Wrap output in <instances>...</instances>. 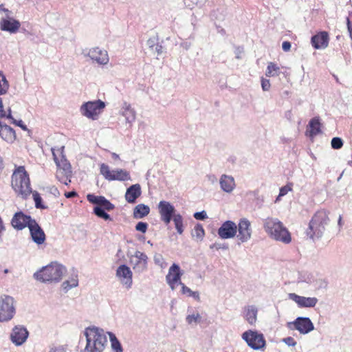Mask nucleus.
<instances>
[{
  "mask_svg": "<svg viewBox=\"0 0 352 352\" xmlns=\"http://www.w3.org/2000/svg\"><path fill=\"white\" fill-rule=\"evenodd\" d=\"M31 193L32 194L33 199L35 203V207L36 208H39V209L47 208V206H45L44 204H43L42 198H41L40 194L37 191L32 190Z\"/></svg>",
  "mask_w": 352,
  "mask_h": 352,
  "instance_id": "37998d69",
  "label": "nucleus"
},
{
  "mask_svg": "<svg viewBox=\"0 0 352 352\" xmlns=\"http://www.w3.org/2000/svg\"><path fill=\"white\" fill-rule=\"evenodd\" d=\"M150 212V208L143 204L137 205L133 209V217L135 219H142Z\"/></svg>",
  "mask_w": 352,
  "mask_h": 352,
  "instance_id": "473e14b6",
  "label": "nucleus"
},
{
  "mask_svg": "<svg viewBox=\"0 0 352 352\" xmlns=\"http://www.w3.org/2000/svg\"><path fill=\"white\" fill-rule=\"evenodd\" d=\"M160 219L166 225L170 223L175 213V207L168 201H160L157 206Z\"/></svg>",
  "mask_w": 352,
  "mask_h": 352,
  "instance_id": "dca6fc26",
  "label": "nucleus"
},
{
  "mask_svg": "<svg viewBox=\"0 0 352 352\" xmlns=\"http://www.w3.org/2000/svg\"><path fill=\"white\" fill-rule=\"evenodd\" d=\"M193 217L197 220H204L208 217L207 214L204 210L195 212Z\"/></svg>",
  "mask_w": 352,
  "mask_h": 352,
  "instance_id": "3c124183",
  "label": "nucleus"
},
{
  "mask_svg": "<svg viewBox=\"0 0 352 352\" xmlns=\"http://www.w3.org/2000/svg\"><path fill=\"white\" fill-rule=\"evenodd\" d=\"M271 84L270 80L262 78H261V87L264 91H269L270 89Z\"/></svg>",
  "mask_w": 352,
  "mask_h": 352,
  "instance_id": "8fccbe9b",
  "label": "nucleus"
},
{
  "mask_svg": "<svg viewBox=\"0 0 352 352\" xmlns=\"http://www.w3.org/2000/svg\"><path fill=\"white\" fill-rule=\"evenodd\" d=\"M201 316L199 312H193L187 315L186 321L188 324H197L201 322Z\"/></svg>",
  "mask_w": 352,
  "mask_h": 352,
  "instance_id": "79ce46f5",
  "label": "nucleus"
},
{
  "mask_svg": "<svg viewBox=\"0 0 352 352\" xmlns=\"http://www.w3.org/2000/svg\"><path fill=\"white\" fill-rule=\"evenodd\" d=\"M219 185L221 189L227 193L232 192L235 187V180L234 177L231 175H228L226 174H223L219 179Z\"/></svg>",
  "mask_w": 352,
  "mask_h": 352,
  "instance_id": "bb28decb",
  "label": "nucleus"
},
{
  "mask_svg": "<svg viewBox=\"0 0 352 352\" xmlns=\"http://www.w3.org/2000/svg\"><path fill=\"white\" fill-rule=\"evenodd\" d=\"M172 219L174 222L175 227V229H176L177 233L179 234H182L184 232V224H183L182 216L180 214L177 213V214H175Z\"/></svg>",
  "mask_w": 352,
  "mask_h": 352,
  "instance_id": "58836bf2",
  "label": "nucleus"
},
{
  "mask_svg": "<svg viewBox=\"0 0 352 352\" xmlns=\"http://www.w3.org/2000/svg\"><path fill=\"white\" fill-rule=\"evenodd\" d=\"M64 146L58 148H52V153L54 160L58 166L57 170H64L69 173L71 170V165L63 155Z\"/></svg>",
  "mask_w": 352,
  "mask_h": 352,
  "instance_id": "412c9836",
  "label": "nucleus"
},
{
  "mask_svg": "<svg viewBox=\"0 0 352 352\" xmlns=\"http://www.w3.org/2000/svg\"><path fill=\"white\" fill-rule=\"evenodd\" d=\"M283 342L289 346H294L296 345V342L292 337H287L284 338Z\"/></svg>",
  "mask_w": 352,
  "mask_h": 352,
  "instance_id": "603ef678",
  "label": "nucleus"
},
{
  "mask_svg": "<svg viewBox=\"0 0 352 352\" xmlns=\"http://www.w3.org/2000/svg\"><path fill=\"white\" fill-rule=\"evenodd\" d=\"M6 116V111L3 109V100L0 98V118H4Z\"/></svg>",
  "mask_w": 352,
  "mask_h": 352,
  "instance_id": "6e6d98bb",
  "label": "nucleus"
},
{
  "mask_svg": "<svg viewBox=\"0 0 352 352\" xmlns=\"http://www.w3.org/2000/svg\"><path fill=\"white\" fill-rule=\"evenodd\" d=\"M242 52H243V48L238 47V48L236 49V57L237 58H241V56H240L239 54H241V53H242Z\"/></svg>",
  "mask_w": 352,
  "mask_h": 352,
  "instance_id": "0e129e2a",
  "label": "nucleus"
},
{
  "mask_svg": "<svg viewBox=\"0 0 352 352\" xmlns=\"http://www.w3.org/2000/svg\"><path fill=\"white\" fill-rule=\"evenodd\" d=\"M329 43L328 34L321 32L311 37V44L315 49H324Z\"/></svg>",
  "mask_w": 352,
  "mask_h": 352,
  "instance_id": "cd10ccee",
  "label": "nucleus"
},
{
  "mask_svg": "<svg viewBox=\"0 0 352 352\" xmlns=\"http://www.w3.org/2000/svg\"><path fill=\"white\" fill-rule=\"evenodd\" d=\"M100 173L105 179L109 182L116 180L120 182L131 180L130 173L126 170L122 168L111 170L109 166L104 163L100 165Z\"/></svg>",
  "mask_w": 352,
  "mask_h": 352,
  "instance_id": "6e6552de",
  "label": "nucleus"
},
{
  "mask_svg": "<svg viewBox=\"0 0 352 352\" xmlns=\"http://www.w3.org/2000/svg\"><path fill=\"white\" fill-rule=\"evenodd\" d=\"M331 147L333 149H340L343 146V141L340 138H333L331 142Z\"/></svg>",
  "mask_w": 352,
  "mask_h": 352,
  "instance_id": "de8ad7c7",
  "label": "nucleus"
},
{
  "mask_svg": "<svg viewBox=\"0 0 352 352\" xmlns=\"http://www.w3.org/2000/svg\"><path fill=\"white\" fill-rule=\"evenodd\" d=\"M127 256L135 273L141 274L147 270L148 258L145 253L136 250L133 254H127Z\"/></svg>",
  "mask_w": 352,
  "mask_h": 352,
  "instance_id": "f8f14e48",
  "label": "nucleus"
},
{
  "mask_svg": "<svg viewBox=\"0 0 352 352\" xmlns=\"http://www.w3.org/2000/svg\"><path fill=\"white\" fill-rule=\"evenodd\" d=\"M12 186L19 195L26 198L32 192L30 178L24 166L17 167L12 175Z\"/></svg>",
  "mask_w": 352,
  "mask_h": 352,
  "instance_id": "20e7f679",
  "label": "nucleus"
},
{
  "mask_svg": "<svg viewBox=\"0 0 352 352\" xmlns=\"http://www.w3.org/2000/svg\"><path fill=\"white\" fill-rule=\"evenodd\" d=\"M76 195H77V193L75 191H70V192H67L65 193V196L68 199L73 198V197H76Z\"/></svg>",
  "mask_w": 352,
  "mask_h": 352,
  "instance_id": "bf43d9fd",
  "label": "nucleus"
},
{
  "mask_svg": "<svg viewBox=\"0 0 352 352\" xmlns=\"http://www.w3.org/2000/svg\"><path fill=\"white\" fill-rule=\"evenodd\" d=\"M52 192L53 194H54V195H56V193L59 194V191H58V190L57 189V188H55V187H53V188H52Z\"/></svg>",
  "mask_w": 352,
  "mask_h": 352,
  "instance_id": "338daca9",
  "label": "nucleus"
},
{
  "mask_svg": "<svg viewBox=\"0 0 352 352\" xmlns=\"http://www.w3.org/2000/svg\"><path fill=\"white\" fill-rule=\"evenodd\" d=\"M34 221L35 219H32L30 216L26 215L23 212L19 211L14 214L11 220V224L14 228L21 230L25 227L29 228L31 222Z\"/></svg>",
  "mask_w": 352,
  "mask_h": 352,
  "instance_id": "5701e85b",
  "label": "nucleus"
},
{
  "mask_svg": "<svg viewBox=\"0 0 352 352\" xmlns=\"http://www.w3.org/2000/svg\"><path fill=\"white\" fill-rule=\"evenodd\" d=\"M0 136L8 143L13 142L16 139L14 130L6 124H3L0 130Z\"/></svg>",
  "mask_w": 352,
  "mask_h": 352,
  "instance_id": "c756f323",
  "label": "nucleus"
},
{
  "mask_svg": "<svg viewBox=\"0 0 352 352\" xmlns=\"http://www.w3.org/2000/svg\"><path fill=\"white\" fill-rule=\"evenodd\" d=\"M257 308L254 305H250L245 308L244 317L248 323L253 324L257 319Z\"/></svg>",
  "mask_w": 352,
  "mask_h": 352,
  "instance_id": "7c9ffc66",
  "label": "nucleus"
},
{
  "mask_svg": "<svg viewBox=\"0 0 352 352\" xmlns=\"http://www.w3.org/2000/svg\"><path fill=\"white\" fill-rule=\"evenodd\" d=\"M283 50L285 52H288L291 49V43L289 41H284L282 44Z\"/></svg>",
  "mask_w": 352,
  "mask_h": 352,
  "instance_id": "4d7b16f0",
  "label": "nucleus"
},
{
  "mask_svg": "<svg viewBox=\"0 0 352 352\" xmlns=\"http://www.w3.org/2000/svg\"><path fill=\"white\" fill-rule=\"evenodd\" d=\"M190 44L189 43H184L182 44V46L185 48L186 50H188L189 47H190Z\"/></svg>",
  "mask_w": 352,
  "mask_h": 352,
  "instance_id": "69168bd1",
  "label": "nucleus"
},
{
  "mask_svg": "<svg viewBox=\"0 0 352 352\" xmlns=\"http://www.w3.org/2000/svg\"><path fill=\"white\" fill-rule=\"evenodd\" d=\"M141 186L139 184L131 185L126 189L124 197L129 204H133L136 199L141 195Z\"/></svg>",
  "mask_w": 352,
  "mask_h": 352,
  "instance_id": "c85d7f7f",
  "label": "nucleus"
},
{
  "mask_svg": "<svg viewBox=\"0 0 352 352\" xmlns=\"http://www.w3.org/2000/svg\"><path fill=\"white\" fill-rule=\"evenodd\" d=\"M5 118L10 120L11 122L14 119L12 116V111L10 108H8V112H6V116Z\"/></svg>",
  "mask_w": 352,
  "mask_h": 352,
  "instance_id": "052dcab7",
  "label": "nucleus"
},
{
  "mask_svg": "<svg viewBox=\"0 0 352 352\" xmlns=\"http://www.w3.org/2000/svg\"><path fill=\"white\" fill-rule=\"evenodd\" d=\"M116 276L126 289L131 288L133 273L129 267L126 265H120L116 270Z\"/></svg>",
  "mask_w": 352,
  "mask_h": 352,
  "instance_id": "aec40b11",
  "label": "nucleus"
},
{
  "mask_svg": "<svg viewBox=\"0 0 352 352\" xmlns=\"http://www.w3.org/2000/svg\"><path fill=\"white\" fill-rule=\"evenodd\" d=\"M15 313L14 298L8 295L1 296L0 297V322L11 320Z\"/></svg>",
  "mask_w": 352,
  "mask_h": 352,
  "instance_id": "1a4fd4ad",
  "label": "nucleus"
},
{
  "mask_svg": "<svg viewBox=\"0 0 352 352\" xmlns=\"http://www.w3.org/2000/svg\"><path fill=\"white\" fill-rule=\"evenodd\" d=\"M0 12H4L5 16L0 20V29L2 31L8 32L11 34L16 33L20 28L21 23L18 20L12 16V12L0 6Z\"/></svg>",
  "mask_w": 352,
  "mask_h": 352,
  "instance_id": "9b49d317",
  "label": "nucleus"
},
{
  "mask_svg": "<svg viewBox=\"0 0 352 352\" xmlns=\"http://www.w3.org/2000/svg\"><path fill=\"white\" fill-rule=\"evenodd\" d=\"M179 285L182 287V293L190 296L192 291L189 287L186 286L183 283H182V284Z\"/></svg>",
  "mask_w": 352,
  "mask_h": 352,
  "instance_id": "864d4df0",
  "label": "nucleus"
},
{
  "mask_svg": "<svg viewBox=\"0 0 352 352\" xmlns=\"http://www.w3.org/2000/svg\"><path fill=\"white\" fill-rule=\"evenodd\" d=\"M9 87L10 85L6 76L0 71V96L6 94Z\"/></svg>",
  "mask_w": 352,
  "mask_h": 352,
  "instance_id": "4c0bfd02",
  "label": "nucleus"
},
{
  "mask_svg": "<svg viewBox=\"0 0 352 352\" xmlns=\"http://www.w3.org/2000/svg\"><path fill=\"white\" fill-rule=\"evenodd\" d=\"M148 228V223L145 222H138L135 226V230L137 231L145 233Z\"/></svg>",
  "mask_w": 352,
  "mask_h": 352,
  "instance_id": "09e8293b",
  "label": "nucleus"
},
{
  "mask_svg": "<svg viewBox=\"0 0 352 352\" xmlns=\"http://www.w3.org/2000/svg\"><path fill=\"white\" fill-rule=\"evenodd\" d=\"M219 236L222 239H232L236 235L237 226L232 221H226L217 230Z\"/></svg>",
  "mask_w": 352,
  "mask_h": 352,
  "instance_id": "6ab92c4d",
  "label": "nucleus"
},
{
  "mask_svg": "<svg viewBox=\"0 0 352 352\" xmlns=\"http://www.w3.org/2000/svg\"><path fill=\"white\" fill-rule=\"evenodd\" d=\"M290 330H296L300 334H308L314 329V325L308 317H298L294 321L287 323Z\"/></svg>",
  "mask_w": 352,
  "mask_h": 352,
  "instance_id": "4468645a",
  "label": "nucleus"
},
{
  "mask_svg": "<svg viewBox=\"0 0 352 352\" xmlns=\"http://www.w3.org/2000/svg\"><path fill=\"white\" fill-rule=\"evenodd\" d=\"M29 230L32 241L37 245H42L46 239L45 234L41 227L36 221H32Z\"/></svg>",
  "mask_w": 352,
  "mask_h": 352,
  "instance_id": "393cba45",
  "label": "nucleus"
},
{
  "mask_svg": "<svg viewBox=\"0 0 352 352\" xmlns=\"http://www.w3.org/2000/svg\"><path fill=\"white\" fill-rule=\"evenodd\" d=\"M290 300L294 301L300 308H312L318 303V298L316 297H305L299 296L294 293L289 294Z\"/></svg>",
  "mask_w": 352,
  "mask_h": 352,
  "instance_id": "b1692460",
  "label": "nucleus"
},
{
  "mask_svg": "<svg viewBox=\"0 0 352 352\" xmlns=\"http://www.w3.org/2000/svg\"><path fill=\"white\" fill-rule=\"evenodd\" d=\"M112 157L115 160L119 159V155L118 154L115 153H112Z\"/></svg>",
  "mask_w": 352,
  "mask_h": 352,
  "instance_id": "774afa93",
  "label": "nucleus"
},
{
  "mask_svg": "<svg viewBox=\"0 0 352 352\" xmlns=\"http://www.w3.org/2000/svg\"><path fill=\"white\" fill-rule=\"evenodd\" d=\"M241 338L254 350L261 349L265 345L263 335L257 331L248 330L242 333Z\"/></svg>",
  "mask_w": 352,
  "mask_h": 352,
  "instance_id": "ddd939ff",
  "label": "nucleus"
},
{
  "mask_svg": "<svg viewBox=\"0 0 352 352\" xmlns=\"http://www.w3.org/2000/svg\"><path fill=\"white\" fill-rule=\"evenodd\" d=\"M346 23H347V28H348V31L349 32L350 37L352 39V28H351L349 18H348V17L346 18Z\"/></svg>",
  "mask_w": 352,
  "mask_h": 352,
  "instance_id": "13d9d810",
  "label": "nucleus"
},
{
  "mask_svg": "<svg viewBox=\"0 0 352 352\" xmlns=\"http://www.w3.org/2000/svg\"><path fill=\"white\" fill-rule=\"evenodd\" d=\"M182 275L183 272L177 264L173 263L170 267L166 276V280L172 290H175L177 285L182 284L181 277Z\"/></svg>",
  "mask_w": 352,
  "mask_h": 352,
  "instance_id": "f3484780",
  "label": "nucleus"
},
{
  "mask_svg": "<svg viewBox=\"0 0 352 352\" xmlns=\"http://www.w3.org/2000/svg\"><path fill=\"white\" fill-rule=\"evenodd\" d=\"M87 200L96 206L94 208V213L98 217L106 221H112V218L107 211H111L115 208L114 204L111 203L103 196H97L94 194L87 195Z\"/></svg>",
  "mask_w": 352,
  "mask_h": 352,
  "instance_id": "423d86ee",
  "label": "nucleus"
},
{
  "mask_svg": "<svg viewBox=\"0 0 352 352\" xmlns=\"http://www.w3.org/2000/svg\"><path fill=\"white\" fill-rule=\"evenodd\" d=\"M329 221V214L326 210L317 211L309 223L306 230L307 236L312 241L321 239Z\"/></svg>",
  "mask_w": 352,
  "mask_h": 352,
  "instance_id": "7ed1b4c3",
  "label": "nucleus"
},
{
  "mask_svg": "<svg viewBox=\"0 0 352 352\" xmlns=\"http://www.w3.org/2000/svg\"><path fill=\"white\" fill-rule=\"evenodd\" d=\"M82 54L85 57L89 58L93 63L99 65H105L109 61L107 51L99 47L85 48Z\"/></svg>",
  "mask_w": 352,
  "mask_h": 352,
  "instance_id": "9d476101",
  "label": "nucleus"
},
{
  "mask_svg": "<svg viewBox=\"0 0 352 352\" xmlns=\"http://www.w3.org/2000/svg\"><path fill=\"white\" fill-rule=\"evenodd\" d=\"M153 261L155 265L160 266L162 269L167 266V263L161 254H155L153 257Z\"/></svg>",
  "mask_w": 352,
  "mask_h": 352,
  "instance_id": "a18cd8bd",
  "label": "nucleus"
},
{
  "mask_svg": "<svg viewBox=\"0 0 352 352\" xmlns=\"http://www.w3.org/2000/svg\"><path fill=\"white\" fill-rule=\"evenodd\" d=\"M263 225L265 232L271 239L285 244L292 241L290 232L278 219L267 217L263 220Z\"/></svg>",
  "mask_w": 352,
  "mask_h": 352,
  "instance_id": "f03ea898",
  "label": "nucleus"
},
{
  "mask_svg": "<svg viewBox=\"0 0 352 352\" xmlns=\"http://www.w3.org/2000/svg\"><path fill=\"white\" fill-rule=\"evenodd\" d=\"M279 67L276 64L271 62L267 65L265 75L268 77L277 76L279 74Z\"/></svg>",
  "mask_w": 352,
  "mask_h": 352,
  "instance_id": "a19ab883",
  "label": "nucleus"
},
{
  "mask_svg": "<svg viewBox=\"0 0 352 352\" xmlns=\"http://www.w3.org/2000/svg\"><path fill=\"white\" fill-rule=\"evenodd\" d=\"M56 176L60 182L68 185L71 182L72 171L67 173V170H57Z\"/></svg>",
  "mask_w": 352,
  "mask_h": 352,
  "instance_id": "f704fd0d",
  "label": "nucleus"
},
{
  "mask_svg": "<svg viewBox=\"0 0 352 352\" xmlns=\"http://www.w3.org/2000/svg\"><path fill=\"white\" fill-rule=\"evenodd\" d=\"M11 123L14 124L15 125H16V126H18L21 127V128L23 130H24V131H26V130L28 129H27L26 125H25V124H23V122L21 120H16L14 119V120L11 122Z\"/></svg>",
  "mask_w": 352,
  "mask_h": 352,
  "instance_id": "5fc2aeb1",
  "label": "nucleus"
},
{
  "mask_svg": "<svg viewBox=\"0 0 352 352\" xmlns=\"http://www.w3.org/2000/svg\"><path fill=\"white\" fill-rule=\"evenodd\" d=\"M292 186L293 184L292 183H289L287 185L281 187L279 190V194L275 200V202L279 201L282 197L286 195L289 192L292 191Z\"/></svg>",
  "mask_w": 352,
  "mask_h": 352,
  "instance_id": "c03bdc74",
  "label": "nucleus"
},
{
  "mask_svg": "<svg viewBox=\"0 0 352 352\" xmlns=\"http://www.w3.org/2000/svg\"><path fill=\"white\" fill-rule=\"evenodd\" d=\"M106 104L101 100H96L84 102L80 107V112L82 116L92 120L98 119L100 115L103 112Z\"/></svg>",
  "mask_w": 352,
  "mask_h": 352,
  "instance_id": "0eeeda50",
  "label": "nucleus"
},
{
  "mask_svg": "<svg viewBox=\"0 0 352 352\" xmlns=\"http://www.w3.org/2000/svg\"><path fill=\"white\" fill-rule=\"evenodd\" d=\"M309 136L314 137L319 134L321 132L320 130V122L319 118H314L309 122Z\"/></svg>",
  "mask_w": 352,
  "mask_h": 352,
  "instance_id": "72a5a7b5",
  "label": "nucleus"
},
{
  "mask_svg": "<svg viewBox=\"0 0 352 352\" xmlns=\"http://www.w3.org/2000/svg\"><path fill=\"white\" fill-rule=\"evenodd\" d=\"M83 335L86 344L81 352H103L108 344L107 332L101 328L88 327L85 329Z\"/></svg>",
  "mask_w": 352,
  "mask_h": 352,
  "instance_id": "f257e3e1",
  "label": "nucleus"
},
{
  "mask_svg": "<svg viewBox=\"0 0 352 352\" xmlns=\"http://www.w3.org/2000/svg\"><path fill=\"white\" fill-rule=\"evenodd\" d=\"M29 336V332L23 325L14 326L10 333V339L11 342L16 346H21L26 342Z\"/></svg>",
  "mask_w": 352,
  "mask_h": 352,
  "instance_id": "a211bd4d",
  "label": "nucleus"
},
{
  "mask_svg": "<svg viewBox=\"0 0 352 352\" xmlns=\"http://www.w3.org/2000/svg\"><path fill=\"white\" fill-rule=\"evenodd\" d=\"M192 236L196 237L198 241H202L205 236V231L201 224L197 223L192 230Z\"/></svg>",
  "mask_w": 352,
  "mask_h": 352,
  "instance_id": "c9c22d12",
  "label": "nucleus"
},
{
  "mask_svg": "<svg viewBox=\"0 0 352 352\" xmlns=\"http://www.w3.org/2000/svg\"><path fill=\"white\" fill-rule=\"evenodd\" d=\"M42 352H67V347L64 345L52 346L44 349Z\"/></svg>",
  "mask_w": 352,
  "mask_h": 352,
  "instance_id": "49530a36",
  "label": "nucleus"
},
{
  "mask_svg": "<svg viewBox=\"0 0 352 352\" xmlns=\"http://www.w3.org/2000/svg\"><path fill=\"white\" fill-rule=\"evenodd\" d=\"M146 45L151 51L157 53V55H161L163 53L164 47L159 43L157 36L149 38L146 41Z\"/></svg>",
  "mask_w": 352,
  "mask_h": 352,
  "instance_id": "2f4dec72",
  "label": "nucleus"
},
{
  "mask_svg": "<svg viewBox=\"0 0 352 352\" xmlns=\"http://www.w3.org/2000/svg\"><path fill=\"white\" fill-rule=\"evenodd\" d=\"M64 146L58 148H52V153L54 160L58 166L57 170H64L69 173L71 170V165L63 155Z\"/></svg>",
  "mask_w": 352,
  "mask_h": 352,
  "instance_id": "4be33fe9",
  "label": "nucleus"
},
{
  "mask_svg": "<svg viewBox=\"0 0 352 352\" xmlns=\"http://www.w3.org/2000/svg\"><path fill=\"white\" fill-rule=\"evenodd\" d=\"M66 268L63 265L52 262L34 274V278L42 283L59 282Z\"/></svg>",
  "mask_w": 352,
  "mask_h": 352,
  "instance_id": "39448f33",
  "label": "nucleus"
},
{
  "mask_svg": "<svg viewBox=\"0 0 352 352\" xmlns=\"http://www.w3.org/2000/svg\"><path fill=\"white\" fill-rule=\"evenodd\" d=\"M338 226L339 227V231L341 230L342 226H343V221H342V215H340L338 220Z\"/></svg>",
  "mask_w": 352,
  "mask_h": 352,
  "instance_id": "e2e57ef3",
  "label": "nucleus"
},
{
  "mask_svg": "<svg viewBox=\"0 0 352 352\" xmlns=\"http://www.w3.org/2000/svg\"><path fill=\"white\" fill-rule=\"evenodd\" d=\"M190 296L192 297L193 298H195L197 300H199V299H200L199 294L198 292L192 291Z\"/></svg>",
  "mask_w": 352,
  "mask_h": 352,
  "instance_id": "680f3d73",
  "label": "nucleus"
},
{
  "mask_svg": "<svg viewBox=\"0 0 352 352\" xmlns=\"http://www.w3.org/2000/svg\"><path fill=\"white\" fill-rule=\"evenodd\" d=\"M107 333H108L109 335L111 346L113 351L114 352H122L123 349L121 346V344L119 342V340L117 339L116 336L111 332H107Z\"/></svg>",
  "mask_w": 352,
  "mask_h": 352,
  "instance_id": "e433bc0d",
  "label": "nucleus"
},
{
  "mask_svg": "<svg viewBox=\"0 0 352 352\" xmlns=\"http://www.w3.org/2000/svg\"><path fill=\"white\" fill-rule=\"evenodd\" d=\"M78 285V280L77 276L72 277L69 280H65L63 283L62 287L65 292L69 289L76 287Z\"/></svg>",
  "mask_w": 352,
  "mask_h": 352,
  "instance_id": "ea45409f",
  "label": "nucleus"
},
{
  "mask_svg": "<svg viewBox=\"0 0 352 352\" xmlns=\"http://www.w3.org/2000/svg\"><path fill=\"white\" fill-rule=\"evenodd\" d=\"M120 114L124 117L126 122L129 124V126H131L133 123L135 121L136 111L132 108L131 105L126 102L122 103L120 110Z\"/></svg>",
  "mask_w": 352,
  "mask_h": 352,
  "instance_id": "a878e982",
  "label": "nucleus"
},
{
  "mask_svg": "<svg viewBox=\"0 0 352 352\" xmlns=\"http://www.w3.org/2000/svg\"><path fill=\"white\" fill-rule=\"evenodd\" d=\"M237 226V239L243 243L248 242L252 238V228L251 222L247 218L239 219Z\"/></svg>",
  "mask_w": 352,
  "mask_h": 352,
  "instance_id": "2eb2a0df",
  "label": "nucleus"
}]
</instances>
